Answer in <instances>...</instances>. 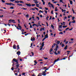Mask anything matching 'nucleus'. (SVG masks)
Masks as SVG:
<instances>
[{
	"mask_svg": "<svg viewBox=\"0 0 76 76\" xmlns=\"http://www.w3.org/2000/svg\"><path fill=\"white\" fill-rule=\"evenodd\" d=\"M18 27L17 26V29H18V30H20L21 31H22V27L21 26H20V24H18ZM18 27H19L20 28H18Z\"/></svg>",
	"mask_w": 76,
	"mask_h": 76,
	"instance_id": "nucleus-1",
	"label": "nucleus"
},
{
	"mask_svg": "<svg viewBox=\"0 0 76 76\" xmlns=\"http://www.w3.org/2000/svg\"><path fill=\"white\" fill-rule=\"evenodd\" d=\"M15 20H11V19L10 20H8V21L10 22L9 23H11V22H12V23H16V22H15Z\"/></svg>",
	"mask_w": 76,
	"mask_h": 76,
	"instance_id": "nucleus-2",
	"label": "nucleus"
},
{
	"mask_svg": "<svg viewBox=\"0 0 76 76\" xmlns=\"http://www.w3.org/2000/svg\"><path fill=\"white\" fill-rule=\"evenodd\" d=\"M42 45V48L39 49V50H41L43 48V47L44 46V42H43L41 44Z\"/></svg>",
	"mask_w": 76,
	"mask_h": 76,
	"instance_id": "nucleus-3",
	"label": "nucleus"
},
{
	"mask_svg": "<svg viewBox=\"0 0 76 76\" xmlns=\"http://www.w3.org/2000/svg\"><path fill=\"white\" fill-rule=\"evenodd\" d=\"M14 61H15V62H17V61H18V60H17L15 58L13 59V60L12 61V63H14Z\"/></svg>",
	"mask_w": 76,
	"mask_h": 76,
	"instance_id": "nucleus-4",
	"label": "nucleus"
},
{
	"mask_svg": "<svg viewBox=\"0 0 76 76\" xmlns=\"http://www.w3.org/2000/svg\"><path fill=\"white\" fill-rule=\"evenodd\" d=\"M60 61V59L59 58H58L54 62H53V64H55V63L56 62H57V61Z\"/></svg>",
	"mask_w": 76,
	"mask_h": 76,
	"instance_id": "nucleus-5",
	"label": "nucleus"
},
{
	"mask_svg": "<svg viewBox=\"0 0 76 76\" xmlns=\"http://www.w3.org/2000/svg\"><path fill=\"white\" fill-rule=\"evenodd\" d=\"M42 73H41L42 75H43V76H46V73L44 72V71H42Z\"/></svg>",
	"mask_w": 76,
	"mask_h": 76,
	"instance_id": "nucleus-6",
	"label": "nucleus"
},
{
	"mask_svg": "<svg viewBox=\"0 0 76 76\" xmlns=\"http://www.w3.org/2000/svg\"><path fill=\"white\" fill-rule=\"evenodd\" d=\"M26 5L28 7H31V4H26Z\"/></svg>",
	"mask_w": 76,
	"mask_h": 76,
	"instance_id": "nucleus-7",
	"label": "nucleus"
},
{
	"mask_svg": "<svg viewBox=\"0 0 76 76\" xmlns=\"http://www.w3.org/2000/svg\"><path fill=\"white\" fill-rule=\"evenodd\" d=\"M17 54H18V56H19V55H20V52L19 51H18L17 52Z\"/></svg>",
	"mask_w": 76,
	"mask_h": 76,
	"instance_id": "nucleus-8",
	"label": "nucleus"
},
{
	"mask_svg": "<svg viewBox=\"0 0 76 76\" xmlns=\"http://www.w3.org/2000/svg\"><path fill=\"white\" fill-rule=\"evenodd\" d=\"M35 37H34L32 39V37H31V41H35Z\"/></svg>",
	"mask_w": 76,
	"mask_h": 76,
	"instance_id": "nucleus-9",
	"label": "nucleus"
},
{
	"mask_svg": "<svg viewBox=\"0 0 76 76\" xmlns=\"http://www.w3.org/2000/svg\"><path fill=\"white\" fill-rule=\"evenodd\" d=\"M45 38L46 39V38H48V34H46L45 36Z\"/></svg>",
	"mask_w": 76,
	"mask_h": 76,
	"instance_id": "nucleus-10",
	"label": "nucleus"
},
{
	"mask_svg": "<svg viewBox=\"0 0 76 76\" xmlns=\"http://www.w3.org/2000/svg\"><path fill=\"white\" fill-rule=\"evenodd\" d=\"M56 43H54L53 44V45L52 46V48H54V46H56Z\"/></svg>",
	"mask_w": 76,
	"mask_h": 76,
	"instance_id": "nucleus-11",
	"label": "nucleus"
},
{
	"mask_svg": "<svg viewBox=\"0 0 76 76\" xmlns=\"http://www.w3.org/2000/svg\"><path fill=\"white\" fill-rule=\"evenodd\" d=\"M42 30L43 31H44V30H45V28H41L40 29V31H42Z\"/></svg>",
	"mask_w": 76,
	"mask_h": 76,
	"instance_id": "nucleus-12",
	"label": "nucleus"
},
{
	"mask_svg": "<svg viewBox=\"0 0 76 76\" xmlns=\"http://www.w3.org/2000/svg\"><path fill=\"white\" fill-rule=\"evenodd\" d=\"M17 50L18 51H19V49H20V48H19V45H18L17 46Z\"/></svg>",
	"mask_w": 76,
	"mask_h": 76,
	"instance_id": "nucleus-13",
	"label": "nucleus"
},
{
	"mask_svg": "<svg viewBox=\"0 0 76 76\" xmlns=\"http://www.w3.org/2000/svg\"><path fill=\"white\" fill-rule=\"evenodd\" d=\"M13 48L14 49H16V45H14L13 46Z\"/></svg>",
	"mask_w": 76,
	"mask_h": 76,
	"instance_id": "nucleus-14",
	"label": "nucleus"
},
{
	"mask_svg": "<svg viewBox=\"0 0 76 76\" xmlns=\"http://www.w3.org/2000/svg\"><path fill=\"white\" fill-rule=\"evenodd\" d=\"M58 26L59 27H58V28L59 29H61V28H62V26H62V25H59Z\"/></svg>",
	"mask_w": 76,
	"mask_h": 76,
	"instance_id": "nucleus-15",
	"label": "nucleus"
},
{
	"mask_svg": "<svg viewBox=\"0 0 76 76\" xmlns=\"http://www.w3.org/2000/svg\"><path fill=\"white\" fill-rule=\"evenodd\" d=\"M67 45H66V46L64 48V50H66L67 49Z\"/></svg>",
	"mask_w": 76,
	"mask_h": 76,
	"instance_id": "nucleus-16",
	"label": "nucleus"
},
{
	"mask_svg": "<svg viewBox=\"0 0 76 76\" xmlns=\"http://www.w3.org/2000/svg\"><path fill=\"white\" fill-rule=\"evenodd\" d=\"M56 48H58V44H56Z\"/></svg>",
	"mask_w": 76,
	"mask_h": 76,
	"instance_id": "nucleus-17",
	"label": "nucleus"
},
{
	"mask_svg": "<svg viewBox=\"0 0 76 76\" xmlns=\"http://www.w3.org/2000/svg\"><path fill=\"white\" fill-rule=\"evenodd\" d=\"M56 43H57L56 44H59L60 43V41H57L56 42Z\"/></svg>",
	"mask_w": 76,
	"mask_h": 76,
	"instance_id": "nucleus-18",
	"label": "nucleus"
},
{
	"mask_svg": "<svg viewBox=\"0 0 76 76\" xmlns=\"http://www.w3.org/2000/svg\"><path fill=\"white\" fill-rule=\"evenodd\" d=\"M37 76H42V74L41 73H39L38 74Z\"/></svg>",
	"mask_w": 76,
	"mask_h": 76,
	"instance_id": "nucleus-19",
	"label": "nucleus"
},
{
	"mask_svg": "<svg viewBox=\"0 0 76 76\" xmlns=\"http://www.w3.org/2000/svg\"><path fill=\"white\" fill-rule=\"evenodd\" d=\"M50 5L51 6V7H52L53 9H54V5L53 4H50Z\"/></svg>",
	"mask_w": 76,
	"mask_h": 76,
	"instance_id": "nucleus-20",
	"label": "nucleus"
},
{
	"mask_svg": "<svg viewBox=\"0 0 76 76\" xmlns=\"http://www.w3.org/2000/svg\"><path fill=\"white\" fill-rule=\"evenodd\" d=\"M70 4H73V1H70Z\"/></svg>",
	"mask_w": 76,
	"mask_h": 76,
	"instance_id": "nucleus-21",
	"label": "nucleus"
},
{
	"mask_svg": "<svg viewBox=\"0 0 76 76\" xmlns=\"http://www.w3.org/2000/svg\"><path fill=\"white\" fill-rule=\"evenodd\" d=\"M53 48H51L50 49V53H51L52 51H53Z\"/></svg>",
	"mask_w": 76,
	"mask_h": 76,
	"instance_id": "nucleus-22",
	"label": "nucleus"
},
{
	"mask_svg": "<svg viewBox=\"0 0 76 76\" xmlns=\"http://www.w3.org/2000/svg\"><path fill=\"white\" fill-rule=\"evenodd\" d=\"M54 64H52V65H50L49 67V68H50V67H52V66H54Z\"/></svg>",
	"mask_w": 76,
	"mask_h": 76,
	"instance_id": "nucleus-23",
	"label": "nucleus"
},
{
	"mask_svg": "<svg viewBox=\"0 0 76 76\" xmlns=\"http://www.w3.org/2000/svg\"><path fill=\"white\" fill-rule=\"evenodd\" d=\"M15 3H19V1H15Z\"/></svg>",
	"mask_w": 76,
	"mask_h": 76,
	"instance_id": "nucleus-24",
	"label": "nucleus"
},
{
	"mask_svg": "<svg viewBox=\"0 0 76 76\" xmlns=\"http://www.w3.org/2000/svg\"><path fill=\"white\" fill-rule=\"evenodd\" d=\"M16 62V65H17V66H19V63H18V61Z\"/></svg>",
	"mask_w": 76,
	"mask_h": 76,
	"instance_id": "nucleus-25",
	"label": "nucleus"
},
{
	"mask_svg": "<svg viewBox=\"0 0 76 76\" xmlns=\"http://www.w3.org/2000/svg\"><path fill=\"white\" fill-rule=\"evenodd\" d=\"M51 27L53 29H54V26H53V24H52L51 25Z\"/></svg>",
	"mask_w": 76,
	"mask_h": 76,
	"instance_id": "nucleus-26",
	"label": "nucleus"
},
{
	"mask_svg": "<svg viewBox=\"0 0 76 76\" xmlns=\"http://www.w3.org/2000/svg\"><path fill=\"white\" fill-rule=\"evenodd\" d=\"M17 5H18V6H22V4H17Z\"/></svg>",
	"mask_w": 76,
	"mask_h": 76,
	"instance_id": "nucleus-27",
	"label": "nucleus"
},
{
	"mask_svg": "<svg viewBox=\"0 0 76 76\" xmlns=\"http://www.w3.org/2000/svg\"><path fill=\"white\" fill-rule=\"evenodd\" d=\"M62 47H65V45H64V44H62L61 45Z\"/></svg>",
	"mask_w": 76,
	"mask_h": 76,
	"instance_id": "nucleus-28",
	"label": "nucleus"
},
{
	"mask_svg": "<svg viewBox=\"0 0 76 76\" xmlns=\"http://www.w3.org/2000/svg\"><path fill=\"white\" fill-rule=\"evenodd\" d=\"M19 66H18V65L16 66L17 67L16 68V69H18L19 68Z\"/></svg>",
	"mask_w": 76,
	"mask_h": 76,
	"instance_id": "nucleus-29",
	"label": "nucleus"
},
{
	"mask_svg": "<svg viewBox=\"0 0 76 76\" xmlns=\"http://www.w3.org/2000/svg\"><path fill=\"white\" fill-rule=\"evenodd\" d=\"M75 17H72V20H74V19H75Z\"/></svg>",
	"mask_w": 76,
	"mask_h": 76,
	"instance_id": "nucleus-30",
	"label": "nucleus"
},
{
	"mask_svg": "<svg viewBox=\"0 0 76 76\" xmlns=\"http://www.w3.org/2000/svg\"><path fill=\"white\" fill-rule=\"evenodd\" d=\"M54 54H55L56 55H58V53H57L56 52H54Z\"/></svg>",
	"mask_w": 76,
	"mask_h": 76,
	"instance_id": "nucleus-31",
	"label": "nucleus"
},
{
	"mask_svg": "<svg viewBox=\"0 0 76 76\" xmlns=\"http://www.w3.org/2000/svg\"><path fill=\"white\" fill-rule=\"evenodd\" d=\"M73 21H72L71 23H75L76 22V21H75V20H73Z\"/></svg>",
	"mask_w": 76,
	"mask_h": 76,
	"instance_id": "nucleus-32",
	"label": "nucleus"
},
{
	"mask_svg": "<svg viewBox=\"0 0 76 76\" xmlns=\"http://www.w3.org/2000/svg\"><path fill=\"white\" fill-rule=\"evenodd\" d=\"M19 3H23L24 2H23V1H19Z\"/></svg>",
	"mask_w": 76,
	"mask_h": 76,
	"instance_id": "nucleus-33",
	"label": "nucleus"
},
{
	"mask_svg": "<svg viewBox=\"0 0 76 76\" xmlns=\"http://www.w3.org/2000/svg\"><path fill=\"white\" fill-rule=\"evenodd\" d=\"M61 10L62 11V12H66V10H64L63 9H62Z\"/></svg>",
	"mask_w": 76,
	"mask_h": 76,
	"instance_id": "nucleus-34",
	"label": "nucleus"
},
{
	"mask_svg": "<svg viewBox=\"0 0 76 76\" xmlns=\"http://www.w3.org/2000/svg\"><path fill=\"white\" fill-rule=\"evenodd\" d=\"M34 63H35V64H37V62L36 60L34 61Z\"/></svg>",
	"mask_w": 76,
	"mask_h": 76,
	"instance_id": "nucleus-35",
	"label": "nucleus"
},
{
	"mask_svg": "<svg viewBox=\"0 0 76 76\" xmlns=\"http://www.w3.org/2000/svg\"><path fill=\"white\" fill-rule=\"evenodd\" d=\"M36 19H38V20H39V18L38 17H36Z\"/></svg>",
	"mask_w": 76,
	"mask_h": 76,
	"instance_id": "nucleus-36",
	"label": "nucleus"
},
{
	"mask_svg": "<svg viewBox=\"0 0 76 76\" xmlns=\"http://www.w3.org/2000/svg\"><path fill=\"white\" fill-rule=\"evenodd\" d=\"M44 58L45 59V60H48V58H45V57H44Z\"/></svg>",
	"mask_w": 76,
	"mask_h": 76,
	"instance_id": "nucleus-37",
	"label": "nucleus"
},
{
	"mask_svg": "<svg viewBox=\"0 0 76 76\" xmlns=\"http://www.w3.org/2000/svg\"><path fill=\"white\" fill-rule=\"evenodd\" d=\"M69 29V28H66L65 29V31H67V30Z\"/></svg>",
	"mask_w": 76,
	"mask_h": 76,
	"instance_id": "nucleus-38",
	"label": "nucleus"
},
{
	"mask_svg": "<svg viewBox=\"0 0 76 76\" xmlns=\"http://www.w3.org/2000/svg\"><path fill=\"white\" fill-rule=\"evenodd\" d=\"M48 18H49V16H47V17H46V19L47 20H48Z\"/></svg>",
	"mask_w": 76,
	"mask_h": 76,
	"instance_id": "nucleus-39",
	"label": "nucleus"
},
{
	"mask_svg": "<svg viewBox=\"0 0 76 76\" xmlns=\"http://www.w3.org/2000/svg\"><path fill=\"white\" fill-rule=\"evenodd\" d=\"M54 50H55L56 51H57V50H58V49L57 48H56L54 49Z\"/></svg>",
	"mask_w": 76,
	"mask_h": 76,
	"instance_id": "nucleus-40",
	"label": "nucleus"
},
{
	"mask_svg": "<svg viewBox=\"0 0 76 76\" xmlns=\"http://www.w3.org/2000/svg\"><path fill=\"white\" fill-rule=\"evenodd\" d=\"M10 9H14V7H11L10 8Z\"/></svg>",
	"mask_w": 76,
	"mask_h": 76,
	"instance_id": "nucleus-41",
	"label": "nucleus"
},
{
	"mask_svg": "<svg viewBox=\"0 0 76 76\" xmlns=\"http://www.w3.org/2000/svg\"><path fill=\"white\" fill-rule=\"evenodd\" d=\"M31 53L32 54V56H33L34 55V53H33V52H31Z\"/></svg>",
	"mask_w": 76,
	"mask_h": 76,
	"instance_id": "nucleus-42",
	"label": "nucleus"
},
{
	"mask_svg": "<svg viewBox=\"0 0 76 76\" xmlns=\"http://www.w3.org/2000/svg\"><path fill=\"white\" fill-rule=\"evenodd\" d=\"M35 3H38L39 2L38 1H36L34 2Z\"/></svg>",
	"mask_w": 76,
	"mask_h": 76,
	"instance_id": "nucleus-43",
	"label": "nucleus"
},
{
	"mask_svg": "<svg viewBox=\"0 0 76 76\" xmlns=\"http://www.w3.org/2000/svg\"><path fill=\"white\" fill-rule=\"evenodd\" d=\"M51 14H53V15L54 14V13H53V11L52 10L51 12Z\"/></svg>",
	"mask_w": 76,
	"mask_h": 76,
	"instance_id": "nucleus-44",
	"label": "nucleus"
},
{
	"mask_svg": "<svg viewBox=\"0 0 76 76\" xmlns=\"http://www.w3.org/2000/svg\"><path fill=\"white\" fill-rule=\"evenodd\" d=\"M11 69L12 70H14V68L13 67H12L11 68Z\"/></svg>",
	"mask_w": 76,
	"mask_h": 76,
	"instance_id": "nucleus-45",
	"label": "nucleus"
},
{
	"mask_svg": "<svg viewBox=\"0 0 76 76\" xmlns=\"http://www.w3.org/2000/svg\"><path fill=\"white\" fill-rule=\"evenodd\" d=\"M67 27V26H63V27L64 28H66V27Z\"/></svg>",
	"mask_w": 76,
	"mask_h": 76,
	"instance_id": "nucleus-46",
	"label": "nucleus"
},
{
	"mask_svg": "<svg viewBox=\"0 0 76 76\" xmlns=\"http://www.w3.org/2000/svg\"><path fill=\"white\" fill-rule=\"evenodd\" d=\"M45 9L46 10H48V8L45 7Z\"/></svg>",
	"mask_w": 76,
	"mask_h": 76,
	"instance_id": "nucleus-47",
	"label": "nucleus"
},
{
	"mask_svg": "<svg viewBox=\"0 0 76 76\" xmlns=\"http://www.w3.org/2000/svg\"><path fill=\"white\" fill-rule=\"evenodd\" d=\"M71 24V21H69V25L70 26H71V25H70Z\"/></svg>",
	"mask_w": 76,
	"mask_h": 76,
	"instance_id": "nucleus-48",
	"label": "nucleus"
},
{
	"mask_svg": "<svg viewBox=\"0 0 76 76\" xmlns=\"http://www.w3.org/2000/svg\"><path fill=\"white\" fill-rule=\"evenodd\" d=\"M2 24H3L4 25H5V26H7V25H8V24H5V23H2Z\"/></svg>",
	"mask_w": 76,
	"mask_h": 76,
	"instance_id": "nucleus-49",
	"label": "nucleus"
},
{
	"mask_svg": "<svg viewBox=\"0 0 76 76\" xmlns=\"http://www.w3.org/2000/svg\"><path fill=\"white\" fill-rule=\"evenodd\" d=\"M1 1L2 2V3H5V1L3 0H1Z\"/></svg>",
	"mask_w": 76,
	"mask_h": 76,
	"instance_id": "nucleus-50",
	"label": "nucleus"
},
{
	"mask_svg": "<svg viewBox=\"0 0 76 76\" xmlns=\"http://www.w3.org/2000/svg\"><path fill=\"white\" fill-rule=\"evenodd\" d=\"M32 44H33V43H31V46H30V47H32Z\"/></svg>",
	"mask_w": 76,
	"mask_h": 76,
	"instance_id": "nucleus-51",
	"label": "nucleus"
},
{
	"mask_svg": "<svg viewBox=\"0 0 76 76\" xmlns=\"http://www.w3.org/2000/svg\"><path fill=\"white\" fill-rule=\"evenodd\" d=\"M60 0V2H61V3H63L64 2L62 1H63L62 0Z\"/></svg>",
	"mask_w": 76,
	"mask_h": 76,
	"instance_id": "nucleus-52",
	"label": "nucleus"
},
{
	"mask_svg": "<svg viewBox=\"0 0 76 76\" xmlns=\"http://www.w3.org/2000/svg\"><path fill=\"white\" fill-rule=\"evenodd\" d=\"M34 9H36V10H37V11H38V8H37L36 7H34Z\"/></svg>",
	"mask_w": 76,
	"mask_h": 76,
	"instance_id": "nucleus-53",
	"label": "nucleus"
},
{
	"mask_svg": "<svg viewBox=\"0 0 76 76\" xmlns=\"http://www.w3.org/2000/svg\"><path fill=\"white\" fill-rule=\"evenodd\" d=\"M68 42H69V41H67L66 42H65V44L66 45L67 43H68Z\"/></svg>",
	"mask_w": 76,
	"mask_h": 76,
	"instance_id": "nucleus-54",
	"label": "nucleus"
},
{
	"mask_svg": "<svg viewBox=\"0 0 76 76\" xmlns=\"http://www.w3.org/2000/svg\"><path fill=\"white\" fill-rule=\"evenodd\" d=\"M39 12H41V13H43L44 12V11H42L41 10H40V11H39Z\"/></svg>",
	"mask_w": 76,
	"mask_h": 76,
	"instance_id": "nucleus-55",
	"label": "nucleus"
},
{
	"mask_svg": "<svg viewBox=\"0 0 76 76\" xmlns=\"http://www.w3.org/2000/svg\"><path fill=\"white\" fill-rule=\"evenodd\" d=\"M63 34V33L62 32H61L59 33V34Z\"/></svg>",
	"mask_w": 76,
	"mask_h": 76,
	"instance_id": "nucleus-56",
	"label": "nucleus"
},
{
	"mask_svg": "<svg viewBox=\"0 0 76 76\" xmlns=\"http://www.w3.org/2000/svg\"><path fill=\"white\" fill-rule=\"evenodd\" d=\"M26 18H28V17H29V15H28V14L26 15Z\"/></svg>",
	"mask_w": 76,
	"mask_h": 76,
	"instance_id": "nucleus-57",
	"label": "nucleus"
},
{
	"mask_svg": "<svg viewBox=\"0 0 76 76\" xmlns=\"http://www.w3.org/2000/svg\"><path fill=\"white\" fill-rule=\"evenodd\" d=\"M45 13H46V14H47V12H48V11H46L45 10Z\"/></svg>",
	"mask_w": 76,
	"mask_h": 76,
	"instance_id": "nucleus-58",
	"label": "nucleus"
},
{
	"mask_svg": "<svg viewBox=\"0 0 76 76\" xmlns=\"http://www.w3.org/2000/svg\"><path fill=\"white\" fill-rule=\"evenodd\" d=\"M30 10H35V9L34 8H32Z\"/></svg>",
	"mask_w": 76,
	"mask_h": 76,
	"instance_id": "nucleus-59",
	"label": "nucleus"
},
{
	"mask_svg": "<svg viewBox=\"0 0 76 76\" xmlns=\"http://www.w3.org/2000/svg\"><path fill=\"white\" fill-rule=\"evenodd\" d=\"M58 54H60V51H58Z\"/></svg>",
	"mask_w": 76,
	"mask_h": 76,
	"instance_id": "nucleus-60",
	"label": "nucleus"
},
{
	"mask_svg": "<svg viewBox=\"0 0 76 76\" xmlns=\"http://www.w3.org/2000/svg\"><path fill=\"white\" fill-rule=\"evenodd\" d=\"M14 1H15V0H10V1H12V2H13Z\"/></svg>",
	"mask_w": 76,
	"mask_h": 76,
	"instance_id": "nucleus-61",
	"label": "nucleus"
},
{
	"mask_svg": "<svg viewBox=\"0 0 76 76\" xmlns=\"http://www.w3.org/2000/svg\"><path fill=\"white\" fill-rule=\"evenodd\" d=\"M50 18L49 19V20H51V18H52V17L51 16H50Z\"/></svg>",
	"mask_w": 76,
	"mask_h": 76,
	"instance_id": "nucleus-62",
	"label": "nucleus"
},
{
	"mask_svg": "<svg viewBox=\"0 0 76 76\" xmlns=\"http://www.w3.org/2000/svg\"><path fill=\"white\" fill-rule=\"evenodd\" d=\"M72 29H73V28H71V29H69V31H72Z\"/></svg>",
	"mask_w": 76,
	"mask_h": 76,
	"instance_id": "nucleus-63",
	"label": "nucleus"
},
{
	"mask_svg": "<svg viewBox=\"0 0 76 76\" xmlns=\"http://www.w3.org/2000/svg\"><path fill=\"white\" fill-rule=\"evenodd\" d=\"M45 39H46L45 38H44L42 40V41H44Z\"/></svg>",
	"mask_w": 76,
	"mask_h": 76,
	"instance_id": "nucleus-64",
	"label": "nucleus"
}]
</instances>
